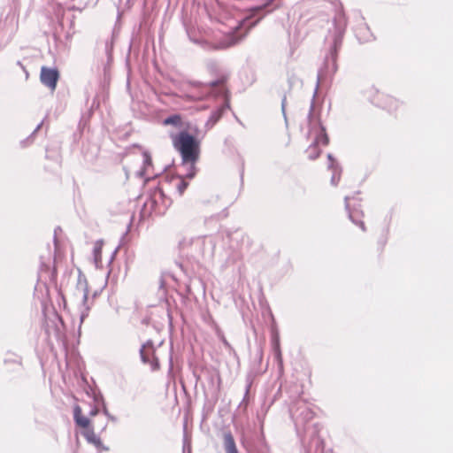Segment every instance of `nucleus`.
<instances>
[{"label": "nucleus", "instance_id": "6ab92c4d", "mask_svg": "<svg viewBox=\"0 0 453 453\" xmlns=\"http://www.w3.org/2000/svg\"><path fill=\"white\" fill-rule=\"evenodd\" d=\"M13 363L17 365L18 366L21 365V362L19 360H14Z\"/></svg>", "mask_w": 453, "mask_h": 453}, {"label": "nucleus", "instance_id": "f257e3e1", "mask_svg": "<svg viewBox=\"0 0 453 453\" xmlns=\"http://www.w3.org/2000/svg\"><path fill=\"white\" fill-rule=\"evenodd\" d=\"M173 144L180 152L182 162L194 165L199 158L200 142L187 131L173 136Z\"/></svg>", "mask_w": 453, "mask_h": 453}, {"label": "nucleus", "instance_id": "ddd939ff", "mask_svg": "<svg viewBox=\"0 0 453 453\" xmlns=\"http://www.w3.org/2000/svg\"><path fill=\"white\" fill-rule=\"evenodd\" d=\"M388 242V232L382 234L377 241L378 250L382 251Z\"/></svg>", "mask_w": 453, "mask_h": 453}, {"label": "nucleus", "instance_id": "9d476101", "mask_svg": "<svg viewBox=\"0 0 453 453\" xmlns=\"http://www.w3.org/2000/svg\"><path fill=\"white\" fill-rule=\"evenodd\" d=\"M306 153L309 159L315 160L320 156L321 150L319 149V146L312 142V144L307 149Z\"/></svg>", "mask_w": 453, "mask_h": 453}, {"label": "nucleus", "instance_id": "1a4fd4ad", "mask_svg": "<svg viewBox=\"0 0 453 453\" xmlns=\"http://www.w3.org/2000/svg\"><path fill=\"white\" fill-rule=\"evenodd\" d=\"M104 246V242L99 240L96 241L94 244L93 248V255L96 265H98L102 261V250Z\"/></svg>", "mask_w": 453, "mask_h": 453}, {"label": "nucleus", "instance_id": "20e7f679", "mask_svg": "<svg viewBox=\"0 0 453 453\" xmlns=\"http://www.w3.org/2000/svg\"><path fill=\"white\" fill-rule=\"evenodd\" d=\"M377 105L392 115L397 111L400 102L392 96L383 94L380 96Z\"/></svg>", "mask_w": 453, "mask_h": 453}, {"label": "nucleus", "instance_id": "7ed1b4c3", "mask_svg": "<svg viewBox=\"0 0 453 453\" xmlns=\"http://www.w3.org/2000/svg\"><path fill=\"white\" fill-rule=\"evenodd\" d=\"M58 78L59 73L57 69L48 68L46 66H42L41 68V82L51 90H55Z\"/></svg>", "mask_w": 453, "mask_h": 453}, {"label": "nucleus", "instance_id": "f8f14e48", "mask_svg": "<svg viewBox=\"0 0 453 453\" xmlns=\"http://www.w3.org/2000/svg\"><path fill=\"white\" fill-rule=\"evenodd\" d=\"M173 180L176 181L175 186L179 195H182L188 187V182L181 177H177Z\"/></svg>", "mask_w": 453, "mask_h": 453}, {"label": "nucleus", "instance_id": "f03ea898", "mask_svg": "<svg viewBox=\"0 0 453 453\" xmlns=\"http://www.w3.org/2000/svg\"><path fill=\"white\" fill-rule=\"evenodd\" d=\"M73 419L77 426L81 429V434L88 443L98 449H104L102 440L94 432L90 418L83 415L80 405H75L73 408Z\"/></svg>", "mask_w": 453, "mask_h": 453}, {"label": "nucleus", "instance_id": "6e6552de", "mask_svg": "<svg viewBox=\"0 0 453 453\" xmlns=\"http://www.w3.org/2000/svg\"><path fill=\"white\" fill-rule=\"evenodd\" d=\"M224 445L226 449V453H239L236 448L234 436L232 435L231 433H226L224 434Z\"/></svg>", "mask_w": 453, "mask_h": 453}, {"label": "nucleus", "instance_id": "dca6fc26", "mask_svg": "<svg viewBox=\"0 0 453 453\" xmlns=\"http://www.w3.org/2000/svg\"><path fill=\"white\" fill-rule=\"evenodd\" d=\"M98 411H99L98 408L96 406H93L89 411V416L94 417V416L97 415Z\"/></svg>", "mask_w": 453, "mask_h": 453}, {"label": "nucleus", "instance_id": "0eeeda50", "mask_svg": "<svg viewBox=\"0 0 453 453\" xmlns=\"http://www.w3.org/2000/svg\"><path fill=\"white\" fill-rule=\"evenodd\" d=\"M238 42L237 37L234 34L227 35L224 40L217 43L213 46V49L215 50H225L227 49L234 44H236Z\"/></svg>", "mask_w": 453, "mask_h": 453}, {"label": "nucleus", "instance_id": "412c9836", "mask_svg": "<svg viewBox=\"0 0 453 453\" xmlns=\"http://www.w3.org/2000/svg\"><path fill=\"white\" fill-rule=\"evenodd\" d=\"M328 158L332 160V156L330 154L328 155Z\"/></svg>", "mask_w": 453, "mask_h": 453}, {"label": "nucleus", "instance_id": "f3484780", "mask_svg": "<svg viewBox=\"0 0 453 453\" xmlns=\"http://www.w3.org/2000/svg\"><path fill=\"white\" fill-rule=\"evenodd\" d=\"M349 217H350V219L355 222V220H354V219H353L352 214H350V215H349ZM356 223H357V224H358V225L360 226V227L362 228V230H363V231H365V230H366V228H365V224H364V222H363V221H360V222H357V221H356Z\"/></svg>", "mask_w": 453, "mask_h": 453}, {"label": "nucleus", "instance_id": "2eb2a0df", "mask_svg": "<svg viewBox=\"0 0 453 453\" xmlns=\"http://www.w3.org/2000/svg\"><path fill=\"white\" fill-rule=\"evenodd\" d=\"M211 88L220 87V88H223V87H224V80H219V81L211 82Z\"/></svg>", "mask_w": 453, "mask_h": 453}, {"label": "nucleus", "instance_id": "9b49d317", "mask_svg": "<svg viewBox=\"0 0 453 453\" xmlns=\"http://www.w3.org/2000/svg\"><path fill=\"white\" fill-rule=\"evenodd\" d=\"M163 124L165 126L172 125L175 127H179L181 124V116L179 114L172 115L165 119H164Z\"/></svg>", "mask_w": 453, "mask_h": 453}, {"label": "nucleus", "instance_id": "a211bd4d", "mask_svg": "<svg viewBox=\"0 0 453 453\" xmlns=\"http://www.w3.org/2000/svg\"><path fill=\"white\" fill-rule=\"evenodd\" d=\"M191 98H192L193 100H202V99H203V96H191Z\"/></svg>", "mask_w": 453, "mask_h": 453}, {"label": "nucleus", "instance_id": "aec40b11", "mask_svg": "<svg viewBox=\"0 0 453 453\" xmlns=\"http://www.w3.org/2000/svg\"><path fill=\"white\" fill-rule=\"evenodd\" d=\"M144 156H145V157H146L147 161L150 160V156H149L147 153H146V154H144Z\"/></svg>", "mask_w": 453, "mask_h": 453}, {"label": "nucleus", "instance_id": "39448f33", "mask_svg": "<svg viewBox=\"0 0 453 453\" xmlns=\"http://www.w3.org/2000/svg\"><path fill=\"white\" fill-rule=\"evenodd\" d=\"M141 357L143 363L150 365L152 371L159 369L158 358L155 356V351L152 348L143 347L141 349Z\"/></svg>", "mask_w": 453, "mask_h": 453}, {"label": "nucleus", "instance_id": "423d86ee", "mask_svg": "<svg viewBox=\"0 0 453 453\" xmlns=\"http://www.w3.org/2000/svg\"><path fill=\"white\" fill-rule=\"evenodd\" d=\"M315 132H316V136H315V139L313 141V143L317 144L318 146L319 145H323V146H326L328 145L329 143V138L326 133V129L321 127V126H318L317 127H315Z\"/></svg>", "mask_w": 453, "mask_h": 453}, {"label": "nucleus", "instance_id": "4468645a", "mask_svg": "<svg viewBox=\"0 0 453 453\" xmlns=\"http://www.w3.org/2000/svg\"><path fill=\"white\" fill-rule=\"evenodd\" d=\"M332 169H333V177H332L331 182L333 185H337L340 180V178H341V171L337 167H334L333 165H332Z\"/></svg>", "mask_w": 453, "mask_h": 453}]
</instances>
